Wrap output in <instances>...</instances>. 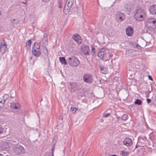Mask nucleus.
<instances>
[{
  "instance_id": "c9c22d12",
  "label": "nucleus",
  "mask_w": 156,
  "mask_h": 156,
  "mask_svg": "<svg viewBox=\"0 0 156 156\" xmlns=\"http://www.w3.org/2000/svg\"><path fill=\"white\" fill-rule=\"evenodd\" d=\"M135 46H136V47H137L138 48L140 49L141 48V47L139 45L136 44Z\"/></svg>"
},
{
  "instance_id": "09e8293b",
  "label": "nucleus",
  "mask_w": 156,
  "mask_h": 156,
  "mask_svg": "<svg viewBox=\"0 0 156 156\" xmlns=\"http://www.w3.org/2000/svg\"><path fill=\"white\" fill-rule=\"evenodd\" d=\"M1 14H2V12L1 11V10H0V16L1 15Z\"/></svg>"
},
{
  "instance_id": "b1692460",
  "label": "nucleus",
  "mask_w": 156,
  "mask_h": 156,
  "mask_svg": "<svg viewBox=\"0 0 156 156\" xmlns=\"http://www.w3.org/2000/svg\"><path fill=\"white\" fill-rule=\"evenodd\" d=\"M19 23V21L18 20H16L15 19H13L12 22V23L14 27L15 26V24H18Z\"/></svg>"
},
{
  "instance_id": "f3484780",
  "label": "nucleus",
  "mask_w": 156,
  "mask_h": 156,
  "mask_svg": "<svg viewBox=\"0 0 156 156\" xmlns=\"http://www.w3.org/2000/svg\"><path fill=\"white\" fill-rule=\"evenodd\" d=\"M32 52L33 55L37 57H39L41 54V52L38 50H32Z\"/></svg>"
},
{
  "instance_id": "39448f33",
  "label": "nucleus",
  "mask_w": 156,
  "mask_h": 156,
  "mask_svg": "<svg viewBox=\"0 0 156 156\" xmlns=\"http://www.w3.org/2000/svg\"><path fill=\"white\" fill-rule=\"evenodd\" d=\"M14 151L17 154H21L25 153V150L23 147L19 145H16L14 146Z\"/></svg>"
},
{
  "instance_id": "a211bd4d",
  "label": "nucleus",
  "mask_w": 156,
  "mask_h": 156,
  "mask_svg": "<svg viewBox=\"0 0 156 156\" xmlns=\"http://www.w3.org/2000/svg\"><path fill=\"white\" fill-rule=\"evenodd\" d=\"M40 48L39 44L37 42L35 43L33 45L32 50H39Z\"/></svg>"
},
{
  "instance_id": "1a4fd4ad",
  "label": "nucleus",
  "mask_w": 156,
  "mask_h": 156,
  "mask_svg": "<svg viewBox=\"0 0 156 156\" xmlns=\"http://www.w3.org/2000/svg\"><path fill=\"white\" fill-rule=\"evenodd\" d=\"M7 50V45L4 40L1 42L0 46V53L4 54Z\"/></svg>"
},
{
  "instance_id": "a18cd8bd",
  "label": "nucleus",
  "mask_w": 156,
  "mask_h": 156,
  "mask_svg": "<svg viewBox=\"0 0 156 156\" xmlns=\"http://www.w3.org/2000/svg\"><path fill=\"white\" fill-rule=\"evenodd\" d=\"M22 3L24 4H26L27 3V2H23Z\"/></svg>"
},
{
  "instance_id": "4be33fe9",
  "label": "nucleus",
  "mask_w": 156,
  "mask_h": 156,
  "mask_svg": "<svg viewBox=\"0 0 156 156\" xmlns=\"http://www.w3.org/2000/svg\"><path fill=\"white\" fill-rule=\"evenodd\" d=\"M124 8L126 11L128 12H129L131 11L130 6L128 5V4L125 5Z\"/></svg>"
},
{
  "instance_id": "423d86ee",
  "label": "nucleus",
  "mask_w": 156,
  "mask_h": 156,
  "mask_svg": "<svg viewBox=\"0 0 156 156\" xmlns=\"http://www.w3.org/2000/svg\"><path fill=\"white\" fill-rule=\"evenodd\" d=\"M115 18L117 22H121L125 19V16L123 13L119 11L116 13Z\"/></svg>"
},
{
  "instance_id": "7ed1b4c3",
  "label": "nucleus",
  "mask_w": 156,
  "mask_h": 156,
  "mask_svg": "<svg viewBox=\"0 0 156 156\" xmlns=\"http://www.w3.org/2000/svg\"><path fill=\"white\" fill-rule=\"evenodd\" d=\"M74 0H67L63 10V12L67 14L69 12L72 5L74 4Z\"/></svg>"
},
{
  "instance_id": "6e6552de",
  "label": "nucleus",
  "mask_w": 156,
  "mask_h": 156,
  "mask_svg": "<svg viewBox=\"0 0 156 156\" xmlns=\"http://www.w3.org/2000/svg\"><path fill=\"white\" fill-rule=\"evenodd\" d=\"M80 50L81 52L85 55H89V48L88 46L87 45H83L80 47Z\"/></svg>"
},
{
  "instance_id": "2f4dec72",
  "label": "nucleus",
  "mask_w": 156,
  "mask_h": 156,
  "mask_svg": "<svg viewBox=\"0 0 156 156\" xmlns=\"http://www.w3.org/2000/svg\"><path fill=\"white\" fill-rule=\"evenodd\" d=\"M82 39L80 35H79V44L80 43H82Z\"/></svg>"
},
{
  "instance_id": "58836bf2",
  "label": "nucleus",
  "mask_w": 156,
  "mask_h": 156,
  "mask_svg": "<svg viewBox=\"0 0 156 156\" xmlns=\"http://www.w3.org/2000/svg\"><path fill=\"white\" fill-rule=\"evenodd\" d=\"M42 1L45 2H48L50 0H42Z\"/></svg>"
},
{
  "instance_id": "5701e85b",
  "label": "nucleus",
  "mask_w": 156,
  "mask_h": 156,
  "mask_svg": "<svg viewBox=\"0 0 156 156\" xmlns=\"http://www.w3.org/2000/svg\"><path fill=\"white\" fill-rule=\"evenodd\" d=\"M142 103V101L139 99H136L134 102V104L135 105H140Z\"/></svg>"
},
{
  "instance_id": "0eeeda50",
  "label": "nucleus",
  "mask_w": 156,
  "mask_h": 156,
  "mask_svg": "<svg viewBox=\"0 0 156 156\" xmlns=\"http://www.w3.org/2000/svg\"><path fill=\"white\" fill-rule=\"evenodd\" d=\"M69 65L73 67H76L78 65V59L75 56H72L71 58H69Z\"/></svg>"
},
{
  "instance_id": "ea45409f",
  "label": "nucleus",
  "mask_w": 156,
  "mask_h": 156,
  "mask_svg": "<svg viewBox=\"0 0 156 156\" xmlns=\"http://www.w3.org/2000/svg\"><path fill=\"white\" fill-rule=\"evenodd\" d=\"M70 86H71V88H72V87H75L76 86L74 84H73V85L72 84L70 85Z\"/></svg>"
},
{
  "instance_id": "5fc2aeb1",
  "label": "nucleus",
  "mask_w": 156,
  "mask_h": 156,
  "mask_svg": "<svg viewBox=\"0 0 156 156\" xmlns=\"http://www.w3.org/2000/svg\"><path fill=\"white\" fill-rule=\"evenodd\" d=\"M78 62H79V64L80 63V61L79 60Z\"/></svg>"
},
{
  "instance_id": "2eb2a0df",
  "label": "nucleus",
  "mask_w": 156,
  "mask_h": 156,
  "mask_svg": "<svg viewBox=\"0 0 156 156\" xmlns=\"http://www.w3.org/2000/svg\"><path fill=\"white\" fill-rule=\"evenodd\" d=\"M133 28L131 26H129L126 29V34L129 36H131L133 33Z\"/></svg>"
},
{
  "instance_id": "7c9ffc66",
  "label": "nucleus",
  "mask_w": 156,
  "mask_h": 156,
  "mask_svg": "<svg viewBox=\"0 0 156 156\" xmlns=\"http://www.w3.org/2000/svg\"><path fill=\"white\" fill-rule=\"evenodd\" d=\"M91 52L93 53L92 55H94L95 53V50L94 47H92Z\"/></svg>"
},
{
  "instance_id": "f8f14e48",
  "label": "nucleus",
  "mask_w": 156,
  "mask_h": 156,
  "mask_svg": "<svg viewBox=\"0 0 156 156\" xmlns=\"http://www.w3.org/2000/svg\"><path fill=\"white\" fill-rule=\"evenodd\" d=\"M105 50L104 48H102L101 49H100V51L98 53V56L100 58L104 59V58L107 57L106 54H105V52L106 51Z\"/></svg>"
},
{
  "instance_id": "9d476101",
  "label": "nucleus",
  "mask_w": 156,
  "mask_h": 156,
  "mask_svg": "<svg viewBox=\"0 0 156 156\" xmlns=\"http://www.w3.org/2000/svg\"><path fill=\"white\" fill-rule=\"evenodd\" d=\"M9 96L8 94H4L3 96L0 98V108H2L4 107V103L5 101L8 99Z\"/></svg>"
},
{
  "instance_id": "a19ab883",
  "label": "nucleus",
  "mask_w": 156,
  "mask_h": 156,
  "mask_svg": "<svg viewBox=\"0 0 156 156\" xmlns=\"http://www.w3.org/2000/svg\"><path fill=\"white\" fill-rule=\"evenodd\" d=\"M55 144H53V146H51V149L52 148V147H53V148H54V146H55Z\"/></svg>"
},
{
  "instance_id": "4d7b16f0",
  "label": "nucleus",
  "mask_w": 156,
  "mask_h": 156,
  "mask_svg": "<svg viewBox=\"0 0 156 156\" xmlns=\"http://www.w3.org/2000/svg\"><path fill=\"white\" fill-rule=\"evenodd\" d=\"M2 104H0V105H2Z\"/></svg>"
},
{
  "instance_id": "72a5a7b5",
  "label": "nucleus",
  "mask_w": 156,
  "mask_h": 156,
  "mask_svg": "<svg viewBox=\"0 0 156 156\" xmlns=\"http://www.w3.org/2000/svg\"><path fill=\"white\" fill-rule=\"evenodd\" d=\"M110 115V113H108V114H104L103 115V116L105 117H109Z\"/></svg>"
},
{
  "instance_id": "3c124183",
  "label": "nucleus",
  "mask_w": 156,
  "mask_h": 156,
  "mask_svg": "<svg viewBox=\"0 0 156 156\" xmlns=\"http://www.w3.org/2000/svg\"><path fill=\"white\" fill-rule=\"evenodd\" d=\"M120 119V117H117V119Z\"/></svg>"
},
{
  "instance_id": "dca6fc26",
  "label": "nucleus",
  "mask_w": 156,
  "mask_h": 156,
  "mask_svg": "<svg viewBox=\"0 0 156 156\" xmlns=\"http://www.w3.org/2000/svg\"><path fill=\"white\" fill-rule=\"evenodd\" d=\"M10 107L11 108L16 109H19L20 108L19 104L16 102H13L11 103Z\"/></svg>"
},
{
  "instance_id": "8fccbe9b",
  "label": "nucleus",
  "mask_w": 156,
  "mask_h": 156,
  "mask_svg": "<svg viewBox=\"0 0 156 156\" xmlns=\"http://www.w3.org/2000/svg\"><path fill=\"white\" fill-rule=\"evenodd\" d=\"M0 156H4L2 154H0Z\"/></svg>"
},
{
  "instance_id": "393cba45",
  "label": "nucleus",
  "mask_w": 156,
  "mask_h": 156,
  "mask_svg": "<svg viewBox=\"0 0 156 156\" xmlns=\"http://www.w3.org/2000/svg\"><path fill=\"white\" fill-rule=\"evenodd\" d=\"M128 116L127 115L125 114L122 115V119L124 121H126L128 119Z\"/></svg>"
},
{
  "instance_id": "e433bc0d",
  "label": "nucleus",
  "mask_w": 156,
  "mask_h": 156,
  "mask_svg": "<svg viewBox=\"0 0 156 156\" xmlns=\"http://www.w3.org/2000/svg\"><path fill=\"white\" fill-rule=\"evenodd\" d=\"M147 101L148 104L151 101V99L148 98L147 99Z\"/></svg>"
},
{
  "instance_id": "20e7f679",
  "label": "nucleus",
  "mask_w": 156,
  "mask_h": 156,
  "mask_svg": "<svg viewBox=\"0 0 156 156\" xmlns=\"http://www.w3.org/2000/svg\"><path fill=\"white\" fill-rule=\"evenodd\" d=\"M83 78L84 82L88 83H92L94 81L93 76L89 73H86L84 74Z\"/></svg>"
},
{
  "instance_id": "cd10ccee",
  "label": "nucleus",
  "mask_w": 156,
  "mask_h": 156,
  "mask_svg": "<svg viewBox=\"0 0 156 156\" xmlns=\"http://www.w3.org/2000/svg\"><path fill=\"white\" fill-rule=\"evenodd\" d=\"M10 140L12 141V142L14 143H16L18 141L17 138L15 137V136H12V140Z\"/></svg>"
},
{
  "instance_id": "f03ea898",
  "label": "nucleus",
  "mask_w": 156,
  "mask_h": 156,
  "mask_svg": "<svg viewBox=\"0 0 156 156\" xmlns=\"http://www.w3.org/2000/svg\"><path fill=\"white\" fill-rule=\"evenodd\" d=\"M145 16L146 15L144 10L141 9L136 10L134 15L135 19L139 21H143Z\"/></svg>"
},
{
  "instance_id": "864d4df0",
  "label": "nucleus",
  "mask_w": 156,
  "mask_h": 156,
  "mask_svg": "<svg viewBox=\"0 0 156 156\" xmlns=\"http://www.w3.org/2000/svg\"><path fill=\"white\" fill-rule=\"evenodd\" d=\"M135 45H136V44L133 45V46L134 47H136Z\"/></svg>"
},
{
  "instance_id": "4c0bfd02",
  "label": "nucleus",
  "mask_w": 156,
  "mask_h": 156,
  "mask_svg": "<svg viewBox=\"0 0 156 156\" xmlns=\"http://www.w3.org/2000/svg\"><path fill=\"white\" fill-rule=\"evenodd\" d=\"M148 78L150 80H152V81L153 80V79L152 78V77L151 76H148Z\"/></svg>"
},
{
  "instance_id": "473e14b6",
  "label": "nucleus",
  "mask_w": 156,
  "mask_h": 156,
  "mask_svg": "<svg viewBox=\"0 0 156 156\" xmlns=\"http://www.w3.org/2000/svg\"><path fill=\"white\" fill-rule=\"evenodd\" d=\"M113 55L110 54L108 55V58H107L106 60H105L106 61V60H108L109 59L112 58V57H113Z\"/></svg>"
},
{
  "instance_id": "6e6d98bb",
  "label": "nucleus",
  "mask_w": 156,
  "mask_h": 156,
  "mask_svg": "<svg viewBox=\"0 0 156 156\" xmlns=\"http://www.w3.org/2000/svg\"><path fill=\"white\" fill-rule=\"evenodd\" d=\"M83 91H84V89H83Z\"/></svg>"
},
{
  "instance_id": "49530a36",
  "label": "nucleus",
  "mask_w": 156,
  "mask_h": 156,
  "mask_svg": "<svg viewBox=\"0 0 156 156\" xmlns=\"http://www.w3.org/2000/svg\"><path fill=\"white\" fill-rule=\"evenodd\" d=\"M81 90V89H80V90H79V92L80 91H80Z\"/></svg>"
},
{
  "instance_id": "bb28decb",
  "label": "nucleus",
  "mask_w": 156,
  "mask_h": 156,
  "mask_svg": "<svg viewBox=\"0 0 156 156\" xmlns=\"http://www.w3.org/2000/svg\"><path fill=\"white\" fill-rule=\"evenodd\" d=\"M31 41L30 40H28L26 43V47L29 48L31 44Z\"/></svg>"
},
{
  "instance_id": "412c9836",
  "label": "nucleus",
  "mask_w": 156,
  "mask_h": 156,
  "mask_svg": "<svg viewBox=\"0 0 156 156\" xmlns=\"http://www.w3.org/2000/svg\"><path fill=\"white\" fill-rule=\"evenodd\" d=\"M130 152L129 151H122L121 152L120 155L122 156H128L129 155Z\"/></svg>"
},
{
  "instance_id": "c03bdc74",
  "label": "nucleus",
  "mask_w": 156,
  "mask_h": 156,
  "mask_svg": "<svg viewBox=\"0 0 156 156\" xmlns=\"http://www.w3.org/2000/svg\"><path fill=\"white\" fill-rule=\"evenodd\" d=\"M53 9H54V8H53V6L51 7V10H52H52H53Z\"/></svg>"
},
{
  "instance_id": "f257e3e1",
  "label": "nucleus",
  "mask_w": 156,
  "mask_h": 156,
  "mask_svg": "<svg viewBox=\"0 0 156 156\" xmlns=\"http://www.w3.org/2000/svg\"><path fill=\"white\" fill-rule=\"evenodd\" d=\"M146 25L147 29L151 31L154 30L156 28V19L153 17L148 18Z\"/></svg>"
},
{
  "instance_id": "ddd939ff",
  "label": "nucleus",
  "mask_w": 156,
  "mask_h": 156,
  "mask_svg": "<svg viewBox=\"0 0 156 156\" xmlns=\"http://www.w3.org/2000/svg\"><path fill=\"white\" fill-rule=\"evenodd\" d=\"M123 143L125 146L128 147L131 146L133 144L132 140L129 138H126L123 140Z\"/></svg>"
},
{
  "instance_id": "9b49d317",
  "label": "nucleus",
  "mask_w": 156,
  "mask_h": 156,
  "mask_svg": "<svg viewBox=\"0 0 156 156\" xmlns=\"http://www.w3.org/2000/svg\"><path fill=\"white\" fill-rule=\"evenodd\" d=\"M0 148L3 150H8L9 148V144L5 141L2 142L0 144Z\"/></svg>"
},
{
  "instance_id": "aec40b11",
  "label": "nucleus",
  "mask_w": 156,
  "mask_h": 156,
  "mask_svg": "<svg viewBox=\"0 0 156 156\" xmlns=\"http://www.w3.org/2000/svg\"><path fill=\"white\" fill-rule=\"evenodd\" d=\"M59 60L60 62L63 64L65 65H67V63L65 59V57H60L59 58Z\"/></svg>"
},
{
  "instance_id": "a878e982",
  "label": "nucleus",
  "mask_w": 156,
  "mask_h": 156,
  "mask_svg": "<svg viewBox=\"0 0 156 156\" xmlns=\"http://www.w3.org/2000/svg\"><path fill=\"white\" fill-rule=\"evenodd\" d=\"M78 34H76L74 35L73 36V39L77 43H78Z\"/></svg>"
},
{
  "instance_id": "79ce46f5",
  "label": "nucleus",
  "mask_w": 156,
  "mask_h": 156,
  "mask_svg": "<svg viewBox=\"0 0 156 156\" xmlns=\"http://www.w3.org/2000/svg\"><path fill=\"white\" fill-rule=\"evenodd\" d=\"M32 56H30L29 57V60H32Z\"/></svg>"
},
{
  "instance_id": "c756f323",
  "label": "nucleus",
  "mask_w": 156,
  "mask_h": 156,
  "mask_svg": "<svg viewBox=\"0 0 156 156\" xmlns=\"http://www.w3.org/2000/svg\"><path fill=\"white\" fill-rule=\"evenodd\" d=\"M58 8H61L62 6V1L61 0H58Z\"/></svg>"
},
{
  "instance_id": "37998d69",
  "label": "nucleus",
  "mask_w": 156,
  "mask_h": 156,
  "mask_svg": "<svg viewBox=\"0 0 156 156\" xmlns=\"http://www.w3.org/2000/svg\"><path fill=\"white\" fill-rule=\"evenodd\" d=\"M83 92H84V91H82V94L81 95H80V96H83Z\"/></svg>"
},
{
  "instance_id": "c85d7f7f",
  "label": "nucleus",
  "mask_w": 156,
  "mask_h": 156,
  "mask_svg": "<svg viewBox=\"0 0 156 156\" xmlns=\"http://www.w3.org/2000/svg\"><path fill=\"white\" fill-rule=\"evenodd\" d=\"M77 109L75 107H72L70 109V110L73 113L75 114L76 113Z\"/></svg>"
},
{
  "instance_id": "f704fd0d",
  "label": "nucleus",
  "mask_w": 156,
  "mask_h": 156,
  "mask_svg": "<svg viewBox=\"0 0 156 156\" xmlns=\"http://www.w3.org/2000/svg\"><path fill=\"white\" fill-rule=\"evenodd\" d=\"M3 132V129L2 127L0 126V134Z\"/></svg>"
},
{
  "instance_id": "4468645a",
  "label": "nucleus",
  "mask_w": 156,
  "mask_h": 156,
  "mask_svg": "<svg viewBox=\"0 0 156 156\" xmlns=\"http://www.w3.org/2000/svg\"><path fill=\"white\" fill-rule=\"evenodd\" d=\"M148 10L150 14L153 15H156V5H150L148 8Z\"/></svg>"
},
{
  "instance_id": "de8ad7c7",
  "label": "nucleus",
  "mask_w": 156,
  "mask_h": 156,
  "mask_svg": "<svg viewBox=\"0 0 156 156\" xmlns=\"http://www.w3.org/2000/svg\"><path fill=\"white\" fill-rule=\"evenodd\" d=\"M103 121H104V120H103V119H101V122H103Z\"/></svg>"
},
{
  "instance_id": "603ef678",
  "label": "nucleus",
  "mask_w": 156,
  "mask_h": 156,
  "mask_svg": "<svg viewBox=\"0 0 156 156\" xmlns=\"http://www.w3.org/2000/svg\"><path fill=\"white\" fill-rule=\"evenodd\" d=\"M137 147V145H136L135 147V149Z\"/></svg>"
},
{
  "instance_id": "6ab92c4d",
  "label": "nucleus",
  "mask_w": 156,
  "mask_h": 156,
  "mask_svg": "<svg viewBox=\"0 0 156 156\" xmlns=\"http://www.w3.org/2000/svg\"><path fill=\"white\" fill-rule=\"evenodd\" d=\"M99 67L101 72L102 73L104 74H105L107 73V71L105 68H104L101 65H100Z\"/></svg>"
}]
</instances>
